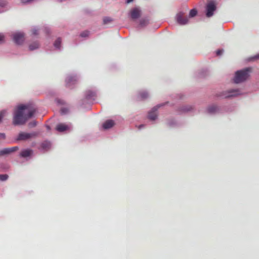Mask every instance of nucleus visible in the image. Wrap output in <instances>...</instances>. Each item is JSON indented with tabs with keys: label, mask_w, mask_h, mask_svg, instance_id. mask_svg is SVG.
Masks as SVG:
<instances>
[{
	"label": "nucleus",
	"mask_w": 259,
	"mask_h": 259,
	"mask_svg": "<svg viewBox=\"0 0 259 259\" xmlns=\"http://www.w3.org/2000/svg\"><path fill=\"white\" fill-rule=\"evenodd\" d=\"M36 111L33 104H22L17 106L13 114V123L15 125H23L32 117Z\"/></svg>",
	"instance_id": "nucleus-1"
},
{
	"label": "nucleus",
	"mask_w": 259,
	"mask_h": 259,
	"mask_svg": "<svg viewBox=\"0 0 259 259\" xmlns=\"http://www.w3.org/2000/svg\"><path fill=\"white\" fill-rule=\"evenodd\" d=\"M251 70V68H246L243 70L237 71L234 78V82L239 83L246 80L249 77V73Z\"/></svg>",
	"instance_id": "nucleus-2"
},
{
	"label": "nucleus",
	"mask_w": 259,
	"mask_h": 259,
	"mask_svg": "<svg viewBox=\"0 0 259 259\" xmlns=\"http://www.w3.org/2000/svg\"><path fill=\"white\" fill-rule=\"evenodd\" d=\"M241 92L239 89H232L227 91H224L220 93L218 96L223 98H230L237 97L241 95Z\"/></svg>",
	"instance_id": "nucleus-3"
},
{
	"label": "nucleus",
	"mask_w": 259,
	"mask_h": 259,
	"mask_svg": "<svg viewBox=\"0 0 259 259\" xmlns=\"http://www.w3.org/2000/svg\"><path fill=\"white\" fill-rule=\"evenodd\" d=\"M37 135V133L33 132L31 133H24L21 132L20 133L16 138L17 141H25L28 140L33 137H35Z\"/></svg>",
	"instance_id": "nucleus-4"
},
{
	"label": "nucleus",
	"mask_w": 259,
	"mask_h": 259,
	"mask_svg": "<svg viewBox=\"0 0 259 259\" xmlns=\"http://www.w3.org/2000/svg\"><path fill=\"white\" fill-rule=\"evenodd\" d=\"M177 23L181 25H184L188 23V18L184 16V13L180 12L178 13L176 17Z\"/></svg>",
	"instance_id": "nucleus-5"
},
{
	"label": "nucleus",
	"mask_w": 259,
	"mask_h": 259,
	"mask_svg": "<svg viewBox=\"0 0 259 259\" xmlns=\"http://www.w3.org/2000/svg\"><path fill=\"white\" fill-rule=\"evenodd\" d=\"M216 10V6L213 2H209L206 6V16L207 17H210L213 15V12Z\"/></svg>",
	"instance_id": "nucleus-6"
},
{
	"label": "nucleus",
	"mask_w": 259,
	"mask_h": 259,
	"mask_svg": "<svg viewBox=\"0 0 259 259\" xmlns=\"http://www.w3.org/2000/svg\"><path fill=\"white\" fill-rule=\"evenodd\" d=\"M13 39L16 44L21 45L24 40V34L21 32H15L13 34Z\"/></svg>",
	"instance_id": "nucleus-7"
},
{
	"label": "nucleus",
	"mask_w": 259,
	"mask_h": 259,
	"mask_svg": "<svg viewBox=\"0 0 259 259\" xmlns=\"http://www.w3.org/2000/svg\"><path fill=\"white\" fill-rule=\"evenodd\" d=\"M163 105V104H158L154 107L148 113V119L152 121L155 120L157 118V109Z\"/></svg>",
	"instance_id": "nucleus-8"
},
{
	"label": "nucleus",
	"mask_w": 259,
	"mask_h": 259,
	"mask_svg": "<svg viewBox=\"0 0 259 259\" xmlns=\"http://www.w3.org/2000/svg\"><path fill=\"white\" fill-rule=\"evenodd\" d=\"M96 97V92L95 91L88 90L85 93L84 100L90 103H92L95 101Z\"/></svg>",
	"instance_id": "nucleus-9"
},
{
	"label": "nucleus",
	"mask_w": 259,
	"mask_h": 259,
	"mask_svg": "<svg viewBox=\"0 0 259 259\" xmlns=\"http://www.w3.org/2000/svg\"><path fill=\"white\" fill-rule=\"evenodd\" d=\"M56 129L59 132L70 131L72 129V125L71 124L59 123L56 126Z\"/></svg>",
	"instance_id": "nucleus-10"
},
{
	"label": "nucleus",
	"mask_w": 259,
	"mask_h": 259,
	"mask_svg": "<svg viewBox=\"0 0 259 259\" xmlns=\"http://www.w3.org/2000/svg\"><path fill=\"white\" fill-rule=\"evenodd\" d=\"M78 77L76 75H69L66 79V84L68 88H72V86L77 82Z\"/></svg>",
	"instance_id": "nucleus-11"
},
{
	"label": "nucleus",
	"mask_w": 259,
	"mask_h": 259,
	"mask_svg": "<svg viewBox=\"0 0 259 259\" xmlns=\"http://www.w3.org/2000/svg\"><path fill=\"white\" fill-rule=\"evenodd\" d=\"M141 10L139 8L136 7L131 10L130 16L132 19H137L140 17Z\"/></svg>",
	"instance_id": "nucleus-12"
},
{
	"label": "nucleus",
	"mask_w": 259,
	"mask_h": 259,
	"mask_svg": "<svg viewBox=\"0 0 259 259\" xmlns=\"http://www.w3.org/2000/svg\"><path fill=\"white\" fill-rule=\"evenodd\" d=\"M19 149L18 146H15L11 148H4L0 150V156L5 155L11 154Z\"/></svg>",
	"instance_id": "nucleus-13"
},
{
	"label": "nucleus",
	"mask_w": 259,
	"mask_h": 259,
	"mask_svg": "<svg viewBox=\"0 0 259 259\" xmlns=\"http://www.w3.org/2000/svg\"><path fill=\"white\" fill-rule=\"evenodd\" d=\"M33 151L32 150L26 149H23L20 153V156L23 158H26L32 155Z\"/></svg>",
	"instance_id": "nucleus-14"
},
{
	"label": "nucleus",
	"mask_w": 259,
	"mask_h": 259,
	"mask_svg": "<svg viewBox=\"0 0 259 259\" xmlns=\"http://www.w3.org/2000/svg\"><path fill=\"white\" fill-rule=\"evenodd\" d=\"M114 124L113 120H107L103 123L102 127L104 130H108L113 127Z\"/></svg>",
	"instance_id": "nucleus-15"
},
{
	"label": "nucleus",
	"mask_w": 259,
	"mask_h": 259,
	"mask_svg": "<svg viewBox=\"0 0 259 259\" xmlns=\"http://www.w3.org/2000/svg\"><path fill=\"white\" fill-rule=\"evenodd\" d=\"M218 107L213 105L209 106L207 109V112L210 114L217 113L218 112Z\"/></svg>",
	"instance_id": "nucleus-16"
},
{
	"label": "nucleus",
	"mask_w": 259,
	"mask_h": 259,
	"mask_svg": "<svg viewBox=\"0 0 259 259\" xmlns=\"http://www.w3.org/2000/svg\"><path fill=\"white\" fill-rule=\"evenodd\" d=\"M51 147V143L49 141H44L41 144V148L42 150L48 151Z\"/></svg>",
	"instance_id": "nucleus-17"
},
{
	"label": "nucleus",
	"mask_w": 259,
	"mask_h": 259,
	"mask_svg": "<svg viewBox=\"0 0 259 259\" xmlns=\"http://www.w3.org/2000/svg\"><path fill=\"white\" fill-rule=\"evenodd\" d=\"M149 24V19L147 18H142L140 20L139 27H144Z\"/></svg>",
	"instance_id": "nucleus-18"
},
{
	"label": "nucleus",
	"mask_w": 259,
	"mask_h": 259,
	"mask_svg": "<svg viewBox=\"0 0 259 259\" xmlns=\"http://www.w3.org/2000/svg\"><path fill=\"white\" fill-rule=\"evenodd\" d=\"M39 47V44L37 41H34L29 46V50L30 51H33L37 49Z\"/></svg>",
	"instance_id": "nucleus-19"
},
{
	"label": "nucleus",
	"mask_w": 259,
	"mask_h": 259,
	"mask_svg": "<svg viewBox=\"0 0 259 259\" xmlns=\"http://www.w3.org/2000/svg\"><path fill=\"white\" fill-rule=\"evenodd\" d=\"M140 98L142 99H145L149 97L148 93L146 91H142L139 93Z\"/></svg>",
	"instance_id": "nucleus-20"
},
{
	"label": "nucleus",
	"mask_w": 259,
	"mask_h": 259,
	"mask_svg": "<svg viewBox=\"0 0 259 259\" xmlns=\"http://www.w3.org/2000/svg\"><path fill=\"white\" fill-rule=\"evenodd\" d=\"M61 44V39L60 38H58L54 44V46L56 49L60 50Z\"/></svg>",
	"instance_id": "nucleus-21"
},
{
	"label": "nucleus",
	"mask_w": 259,
	"mask_h": 259,
	"mask_svg": "<svg viewBox=\"0 0 259 259\" xmlns=\"http://www.w3.org/2000/svg\"><path fill=\"white\" fill-rule=\"evenodd\" d=\"M7 3L5 1H0V13L5 11V6Z\"/></svg>",
	"instance_id": "nucleus-22"
},
{
	"label": "nucleus",
	"mask_w": 259,
	"mask_h": 259,
	"mask_svg": "<svg viewBox=\"0 0 259 259\" xmlns=\"http://www.w3.org/2000/svg\"><path fill=\"white\" fill-rule=\"evenodd\" d=\"M192 109V107L190 105H186L182 107L181 108V111L182 112H188L191 110Z\"/></svg>",
	"instance_id": "nucleus-23"
},
{
	"label": "nucleus",
	"mask_w": 259,
	"mask_h": 259,
	"mask_svg": "<svg viewBox=\"0 0 259 259\" xmlns=\"http://www.w3.org/2000/svg\"><path fill=\"white\" fill-rule=\"evenodd\" d=\"M197 11L196 9H192L189 13V17H193L195 16L197 14Z\"/></svg>",
	"instance_id": "nucleus-24"
},
{
	"label": "nucleus",
	"mask_w": 259,
	"mask_h": 259,
	"mask_svg": "<svg viewBox=\"0 0 259 259\" xmlns=\"http://www.w3.org/2000/svg\"><path fill=\"white\" fill-rule=\"evenodd\" d=\"M69 111V109L67 107H62L61 109V114L62 115H64L67 114Z\"/></svg>",
	"instance_id": "nucleus-25"
},
{
	"label": "nucleus",
	"mask_w": 259,
	"mask_h": 259,
	"mask_svg": "<svg viewBox=\"0 0 259 259\" xmlns=\"http://www.w3.org/2000/svg\"><path fill=\"white\" fill-rule=\"evenodd\" d=\"M112 21V19L109 17H106L103 19V22L104 24H108Z\"/></svg>",
	"instance_id": "nucleus-26"
},
{
	"label": "nucleus",
	"mask_w": 259,
	"mask_h": 259,
	"mask_svg": "<svg viewBox=\"0 0 259 259\" xmlns=\"http://www.w3.org/2000/svg\"><path fill=\"white\" fill-rule=\"evenodd\" d=\"M8 178V175L7 174L0 175V181H6Z\"/></svg>",
	"instance_id": "nucleus-27"
},
{
	"label": "nucleus",
	"mask_w": 259,
	"mask_h": 259,
	"mask_svg": "<svg viewBox=\"0 0 259 259\" xmlns=\"http://www.w3.org/2000/svg\"><path fill=\"white\" fill-rule=\"evenodd\" d=\"M38 30H39L36 27H33L31 30L33 35H37L38 34Z\"/></svg>",
	"instance_id": "nucleus-28"
},
{
	"label": "nucleus",
	"mask_w": 259,
	"mask_h": 259,
	"mask_svg": "<svg viewBox=\"0 0 259 259\" xmlns=\"http://www.w3.org/2000/svg\"><path fill=\"white\" fill-rule=\"evenodd\" d=\"M7 111L6 110H2L0 112V122L2 121L3 118L6 115Z\"/></svg>",
	"instance_id": "nucleus-29"
},
{
	"label": "nucleus",
	"mask_w": 259,
	"mask_h": 259,
	"mask_svg": "<svg viewBox=\"0 0 259 259\" xmlns=\"http://www.w3.org/2000/svg\"><path fill=\"white\" fill-rule=\"evenodd\" d=\"M37 124V122L35 120L32 121L31 122H30L28 123V126L29 127H33L35 126Z\"/></svg>",
	"instance_id": "nucleus-30"
},
{
	"label": "nucleus",
	"mask_w": 259,
	"mask_h": 259,
	"mask_svg": "<svg viewBox=\"0 0 259 259\" xmlns=\"http://www.w3.org/2000/svg\"><path fill=\"white\" fill-rule=\"evenodd\" d=\"M89 35V32L88 31H84L80 33V36L82 37H85L88 36Z\"/></svg>",
	"instance_id": "nucleus-31"
},
{
	"label": "nucleus",
	"mask_w": 259,
	"mask_h": 259,
	"mask_svg": "<svg viewBox=\"0 0 259 259\" xmlns=\"http://www.w3.org/2000/svg\"><path fill=\"white\" fill-rule=\"evenodd\" d=\"M257 59H259V54L255 55L254 56L250 57L249 58L248 61H254Z\"/></svg>",
	"instance_id": "nucleus-32"
},
{
	"label": "nucleus",
	"mask_w": 259,
	"mask_h": 259,
	"mask_svg": "<svg viewBox=\"0 0 259 259\" xmlns=\"http://www.w3.org/2000/svg\"><path fill=\"white\" fill-rule=\"evenodd\" d=\"M34 0H21V3L23 4H28L31 3L32 2H33Z\"/></svg>",
	"instance_id": "nucleus-33"
},
{
	"label": "nucleus",
	"mask_w": 259,
	"mask_h": 259,
	"mask_svg": "<svg viewBox=\"0 0 259 259\" xmlns=\"http://www.w3.org/2000/svg\"><path fill=\"white\" fill-rule=\"evenodd\" d=\"M56 102L59 105H63L65 104V102L63 100L60 99H56Z\"/></svg>",
	"instance_id": "nucleus-34"
},
{
	"label": "nucleus",
	"mask_w": 259,
	"mask_h": 259,
	"mask_svg": "<svg viewBox=\"0 0 259 259\" xmlns=\"http://www.w3.org/2000/svg\"><path fill=\"white\" fill-rule=\"evenodd\" d=\"M168 124L170 126H174L176 125V122L175 120H171L168 122Z\"/></svg>",
	"instance_id": "nucleus-35"
},
{
	"label": "nucleus",
	"mask_w": 259,
	"mask_h": 259,
	"mask_svg": "<svg viewBox=\"0 0 259 259\" xmlns=\"http://www.w3.org/2000/svg\"><path fill=\"white\" fill-rule=\"evenodd\" d=\"M223 52H224L223 50H221V49L218 50L216 52V54L217 56H220L223 54Z\"/></svg>",
	"instance_id": "nucleus-36"
},
{
	"label": "nucleus",
	"mask_w": 259,
	"mask_h": 259,
	"mask_svg": "<svg viewBox=\"0 0 259 259\" xmlns=\"http://www.w3.org/2000/svg\"><path fill=\"white\" fill-rule=\"evenodd\" d=\"M6 135L4 133H0V139H5Z\"/></svg>",
	"instance_id": "nucleus-37"
},
{
	"label": "nucleus",
	"mask_w": 259,
	"mask_h": 259,
	"mask_svg": "<svg viewBox=\"0 0 259 259\" xmlns=\"http://www.w3.org/2000/svg\"><path fill=\"white\" fill-rule=\"evenodd\" d=\"M4 39V35L2 33H0V41H3Z\"/></svg>",
	"instance_id": "nucleus-38"
},
{
	"label": "nucleus",
	"mask_w": 259,
	"mask_h": 259,
	"mask_svg": "<svg viewBox=\"0 0 259 259\" xmlns=\"http://www.w3.org/2000/svg\"><path fill=\"white\" fill-rule=\"evenodd\" d=\"M144 126H145V125H144V124H141L140 125H139V126H138V128H139V130H141L142 128H143V127H144Z\"/></svg>",
	"instance_id": "nucleus-39"
},
{
	"label": "nucleus",
	"mask_w": 259,
	"mask_h": 259,
	"mask_svg": "<svg viewBox=\"0 0 259 259\" xmlns=\"http://www.w3.org/2000/svg\"><path fill=\"white\" fill-rule=\"evenodd\" d=\"M133 0H126V3H131V2H133Z\"/></svg>",
	"instance_id": "nucleus-40"
},
{
	"label": "nucleus",
	"mask_w": 259,
	"mask_h": 259,
	"mask_svg": "<svg viewBox=\"0 0 259 259\" xmlns=\"http://www.w3.org/2000/svg\"><path fill=\"white\" fill-rule=\"evenodd\" d=\"M46 32H47V33L49 32V29H48V28H46Z\"/></svg>",
	"instance_id": "nucleus-41"
},
{
	"label": "nucleus",
	"mask_w": 259,
	"mask_h": 259,
	"mask_svg": "<svg viewBox=\"0 0 259 259\" xmlns=\"http://www.w3.org/2000/svg\"><path fill=\"white\" fill-rule=\"evenodd\" d=\"M47 127L48 130H50V127L49 126H47Z\"/></svg>",
	"instance_id": "nucleus-42"
},
{
	"label": "nucleus",
	"mask_w": 259,
	"mask_h": 259,
	"mask_svg": "<svg viewBox=\"0 0 259 259\" xmlns=\"http://www.w3.org/2000/svg\"><path fill=\"white\" fill-rule=\"evenodd\" d=\"M203 75H199V77H203Z\"/></svg>",
	"instance_id": "nucleus-43"
},
{
	"label": "nucleus",
	"mask_w": 259,
	"mask_h": 259,
	"mask_svg": "<svg viewBox=\"0 0 259 259\" xmlns=\"http://www.w3.org/2000/svg\"><path fill=\"white\" fill-rule=\"evenodd\" d=\"M63 0H58L59 2H62Z\"/></svg>",
	"instance_id": "nucleus-44"
}]
</instances>
